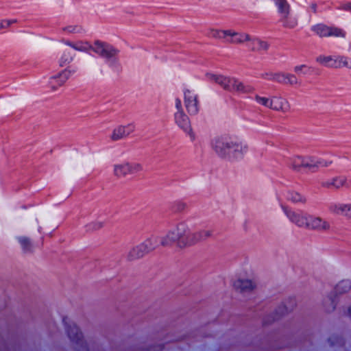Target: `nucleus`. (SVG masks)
<instances>
[{"instance_id":"4c0bfd02","label":"nucleus","mask_w":351,"mask_h":351,"mask_svg":"<svg viewBox=\"0 0 351 351\" xmlns=\"http://www.w3.org/2000/svg\"><path fill=\"white\" fill-rule=\"evenodd\" d=\"M345 217L351 219V204H347Z\"/></svg>"},{"instance_id":"2eb2a0df","label":"nucleus","mask_w":351,"mask_h":351,"mask_svg":"<svg viewBox=\"0 0 351 351\" xmlns=\"http://www.w3.org/2000/svg\"><path fill=\"white\" fill-rule=\"evenodd\" d=\"M134 130L135 125L134 123L119 125L114 129L110 138L112 141H119L130 135Z\"/></svg>"},{"instance_id":"37998d69","label":"nucleus","mask_w":351,"mask_h":351,"mask_svg":"<svg viewBox=\"0 0 351 351\" xmlns=\"http://www.w3.org/2000/svg\"><path fill=\"white\" fill-rule=\"evenodd\" d=\"M266 49H267V47H266V45H265L264 50H266Z\"/></svg>"},{"instance_id":"6ab92c4d","label":"nucleus","mask_w":351,"mask_h":351,"mask_svg":"<svg viewBox=\"0 0 351 351\" xmlns=\"http://www.w3.org/2000/svg\"><path fill=\"white\" fill-rule=\"evenodd\" d=\"M233 287L237 290L245 292L252 290L255 287V284L251 280L239 278L233 282Z\"/></svg>"},{"instance_id":"f704fd0d","label":"nucleus","mask_w":351,"mask_h":351,"mask_svg":"<svg viewBox=\"0 0 351 351\" xmlns=\"http://www.w3.org/2000/svg\"><path fill=\"white\" fill-rule=\"evenodd\" d=\"M64 30L68 33L75 34L81 32L82 27L80 25H69L66 27Z\"/></svg>"},{"instance_id":"cd10ccee","label":"nucleus","mask_w":351,"mask_h":351,"mask_svg":"<svg viewBox=\"0 0 351 351\" xmlns=\"http://www.w3.org/2000/svg\"><path fill=\"white\" fill-rule=\"evenodd\" d=\"M18 21L16 19H0V33H3L8 30Z\"/></svg>"},{"instance_id":"1a4fd4ad","label":"nucleus","mask_w":351,"mask_h":351,"mask_svg":"<svg viewBox=\"0 0 351 351\" xmlns=\"http://www.w3.org/2000/svg\"><path fill=\"white\" fill-rule=\"evenodd\" d=\"M176 108L177 109V112L175 113V121L176 124L187 134H189L192 138L194 137V135L192 132V129L191 126V123L189 117L186 114H184L182 107V101L180 99L177 98L176 99Z\"/></svg>"},{"instance_id":"393cba45","label":"nucleus","mask_w":351,"mask_h":351,"mask_svg":"<svg viewBox=\"0 0 351 351\" xmlns=\"http://www.w3.org/2000/svg\"><path fill=\"white\" fill-rule=\"evenodd\" d=\"M347 204L343 203H330L328 205V210L330 213L345 216Z\"/></svg>"},{"instance_id":"9d476101","label":"nucleus","mask_w":351,"mask_h":351,"mask_svg":"<svg viewBox=\"0 0 351 351\" xmlns=\"http://www.w3.org/2000/svg\"><path fill=\"white\" fill-rule=\"evenodd\" d=\"M321 188L328 190H339L341 188H348L349 182L344 175H339L330 178H323L319 181Z\"/></svg>"},{"instance_id":"f3484780","label":"nucleus","mask_w":351,"mask_h":351,"mask_svg":"<svg viewBox=\"0 0 351 351\" xmlns=\"http://www.w3.org/2000/svg\"><path fill=\"white\" fill-rule=\"evenodd\" d=\"M289 108V103L285 98L280 96H273L271 97L270 109L285 112Z\"/></svg>"},{"instance_id":"58836bf2","label":"nucleus","mask_w":351,"mask_h":351,"mask_svg":"<svg viewBox=\"0 0 351 351\" xmlns=\"http://www.w3.org/2000/svg\"><path fill=\"white\" fill-rule=\"evenodd\" d=\"M309 10L316 13L317 12V4L316 3H311L309 6Z\"/></svg>"},{"instance_id":"4468645a","label":"nucleus","mask_w":351,"mask_h":351,"mask_svg":"<svg viewBox=\"0 0 351 351\" xmlns=\"http://www.w3.org/2000/svg\"><path fill=\"white\" fill-rule=\"evenodd\" d=\"M141 170L142 166L138 163H124L114 166V175L119 178L136 173Z\"/></svg>"},{"instance_id":"a211bd4d","label":"nucleus","mask_w":351,"mask_h":351,"mask_svg":"<svg viewBox=\"0 0 351 351\" xmlns=\"http://www.w3.org/2000/svg\"><path fill=\"white\" fill-rule=\"evenodd\" d=\"M275 82L289 85H295L299 83L297 77L291 73H276Z\"/></svg>"},{"instance_id":"4be33fe9","label":"nucleus","mask_w":351,"mask_h":351,"mask_svg":"<svg viewBox=\"0 0 351 351\" xmlns=\"http://www.w3.org/2000/svg\"><path fill=\"white\" fill-rule=\"evenodd\" d=\"M162 237H157V236H152L147 239L145 241L143 242L147 252L149 253L156 248H157L159 245H161L160 239Z\"/></svg>"},{"instance_id":"ddd939ff","label":"nucleus","mask_w":351,"mask_h":351,"mask_svg":"<svg viewBox=\"0 0 351 351\" xmlns=\"http://www.w3.org/2000/svg\"><path fill=\"white\" fill-rule=\"evenodd\" d=\"M184 106L191 115H195L199 110L198 95L193 91L186 90L184 92Z\"/></svg>"},{"instance_id":"412c9836","label":"nucleus","mask_w":351,"mask_h":351,"mask_svg":"<svg viewBox=\"0 0 351 351\" xmlns=\"http://www.w3.org/2000/svg\"><path fill=\"white\" fill-rule=\"evenodd\" d=\"M289 167L295 171H300L304 169V156H294L289 158Z\"/></svg>"},{"instance_id":"c85d7f7f","label":"nucleus","mask_w":351,"mask_h":351,"mask_svg":"<svg viewBox=\"0 0 351 351\" xmlns=\"http://www.w3.org/2000/svg\"><path fill=\"white\" fill-rule=\"evenodd\" d=\"M280 22L286 27L293 28L297 25V20L287 14L286 16H280Z\"/></svg>"},{"instance_id":"c756f323","label":"nucleus","mask_w":351,"mask_h":351,"mask_svg":"<svg viewBox=\"0 0 351 351\" xmlns=\"http://www.w3.org/2000/svg\"><path fill=\"white\" fill-rule=\"evenodd\" d=\"M350 288L351 282L346 280L339 282L335 287V290L337 293L341 294L349 291Z\"/></svg>"},{"instance_id":"f257e3e1","label":"nucleus","mask_w":351,"mask_h":351,"mask_svg":"<svg viewBox=\"0 0 351 351\" xmlns=\"http://www.w3.org/2000/svg\"><path fill=\"white\" fill-rule=\"evenodd\" d=\"M211 234L212 232L209 230L193 231L186 223L181 222L170 229L160 239V242L164 247L176 245L178 248L184 249L195 245Z\"/></svg>"},{"instance_id":"a878e982","label":"nucleus","mask_w":351,"mask_h":351,"mask_svg":"<svg viewBox=\"0 0 351 351\" xmlns=\"http://www.w3.org/2000/svg\"><path fill=\"white\" fill-rule=\"evenodd\" d=\"M278 8L280 16H287L290 12V5L287 0H273Z\"/></svg>"},{"instance_id":"72a5a7b5","label":"nucleus","mask_w":351,"mask_h":351,"mask_svg":"<svg viewBox=\"0 0 351 351\" xmlns=\"http://www.w3.org/2000/svg\"><path fill=\"white\" fill-rule=\"evenodd\" d=\"M254 99L259 105L270 108L271 97L256 95Z\"/></svg>"},{"instance_id":"f8f14e48","label":"nucleus","mask_w":351,"mask_h":351,"mask_svg":"<svg viewBox=\"0 0 351 351\" xmlns=\"http://www.w3.org/2000/svg\"><path fill=\"white\" fill-rule=\"evenodd\" d=\"M331 228L330 223L319 216L309 215L306 229L321 232H328Z\"/></svg>"},{"instance_id":"2f4dec72","label":"nucleus","mask_w":351,"mask_h":351,"mask_svg":"<svg viewBox=\"0 0 351 351\" xmlns=\"http://www.w3.org/2000/svg\"><path fill=\"white\" fill-rule=\"evenodd\" d=\"M316 163L317 171L319 168H326L330 167L333 163V162L332 160L316 156Z\"/></svg>"},{"instance_id":"e433bc0d","label":"nucleus","mask_w":351,"mask_h":351,"mask_svg":"<svg viewBox=\"0 0 351 351\" xmlns=\"http://www.w3.org/2000/svg\"><path fill=\"white\" fill-rule=\"evenodd\" d=\"M339 10L351 12V2H346L341 5Z\"/></svg>"},{"instance_id":"b1692460","label":"nucleus","mask_w":351,"mask_h":351,"mask_svg":"<svg viewBox=\"0 0 351 351\" xmlns=\"http://www.w3.org/2000/svg\"><path fill=\"white\" fill-rule=\"evenodd\" d=\"M61 73L53 75L49 78L48 86L52 90H56L59 87L62 86L67 80H63Z\"/></svg>"},{"instance_id":"a19ab883","label":"nucleus","mask_w":351,"mask_h":351,"mask_svg":"<svg viewBox=\"0 0 351 351\" xmlns=\"http://www.w3.org/2000/svg\"><path fill=\"white\" fill-rule=\"evenodd\" d=\"M348 315L351 317V306L348 308Z\"/></svg>"},{"instance_id":"39448f33","label":"nucleus","mask_w":351,"mask_h":351,"mask_svg":"<svg viewBox=\"0 0 351 351\" xmlns=\"http://www.w3.org/2000/svg\"><path fill=\"white\" fill-rule=\"evenodd\" d=\"M206 77L208 80L217 83L223 89L229 91L248 93L252 90V88L250 86H244L235 78L228 77L210 73H206Z\"/></svg>"},{"instance_id":"0eeeda50","label":"nucleus","mask_w":351,"mask_h":351,"mask_svg":"<svg viewBox=\"0 0 351 351\" xmlns=\"http://www.w3.org/2000/svg\"><path fill=\"white\" fill-rule=\"evenodd\" d=\"M281 208L289 221L298 228H305L308 223L309 214L300 210H293L291 208L281 204Z\"/></svg>"},{"instance_id":"423d86ee","label":"nucleus","mask_w":351,"mask_h":351,"mask_svg":"<svg viewBox=\"0 0 351 351\" xmlns=\"http://www.w3.org/2000/svg\"><path fill=\"white\" fill-rule=\"evenodd\" d=\"M315 61L327 68L337 69L346 67L351 70V59L347 56L319 55L316 57Z\"/></svg>"},{"instance_id":"9b49d317","label":"nucleus","mask_w":351,"mask_h":351,"mask_svg":"<svg viewBox=\"0 0 351 351\" xmlns=\"http://www.w3.org/2000/svg\"><path fill=\"white\" fill-rule=\"evenodd\" d=\"M312 30L320 37H341L345 38L346 32L335 26H328L319 23L312 27Z\"/></svg>"},{"instance_id":"473e14b6","label":"nucleus","mask_w":351,"mask_h":351,"mask_svg":"<svg viewBox=\"0 0 351 351\" xmlns=\"http://www.w3.org/2000/svg\"><path fill=\"white\" fill-rule=\"evenodd\" d=\"M21 247L25 252H29L32 250V245L29 239L27 237H21L18 239Z\"/></svg>"},{"instance_id":"7c9ffc66","label":"nucleus","mask_w":351,"mask_h":351,"mask_svg":"<svg viewBox=\"0 0 351 351\" xmlns=\"http://www.w3.org/2000/svg\"><path fill=\"white\" fill-rule=\"evenodd\" d=\"M78 71V68L76 66H68L66 69L61 71L63 76V80H68L72 75H73L75 73H76Z\"/></svg>"},{"instance_id":"79ce46f5","label":"nucleus","mask_w":351,"mask_h":351,"mask_svg":"<svg viewBox=\"0 0 351 351\" xmlns=\"http://www.w3.org/2000/svg\"><path fill=\"white\" fill-rule=\"evenodd\" d=\"M94 44H97V45H99V44H103L102 43L99 42V40H97L95 42Z\"/></svg>"},{"instance_id":"dca6fc26","label":"nucleus","mask_w":351,"mask_h":351,"mask_svg":"<svg viewBox=\"0 0 351 351\" xmlns=\"http://www.w3.org/2000/svg\"><path fill=\"white\" fill-rule=\"evenodd\" d=\"M63 322L70 339L78 343L82 340V337L79 328L75 324L71 323L67 317L63 319Z\"/></svg>"},{"instance_id":"7ed1b4c3","label":"nucleus","mask_w":351,"mask_h":351,"mask_svg":"<svg viewBox=\"0 0 351 351\" xmlns=\"http://www.w3.org/2000/svg\"><path fill=\"white\" fill-rule=\"evenodd\" d=\"M75 50L87 52L92 56H98L103 58H114L118 52L112 45H71L60 58V66H64L73 60Z\"/></svg>"},{"instance_id":"20e7f679","label":"nucleus","mask_w":351,"mask_h":351,"mask_svg":"<svg viewBox=\"0 0 351 351\" xmlns=\"http://www.w3.org/2000/svg\"><path fill=\"white\" fill-rule=\"evenodd\" d=\"M206 35L209 38H216L223 43L239 44L245 42H258L256 38H252L245 33L237 32L232 29L220 30L212 29L208 30Z\"/></svg>"},{"instance_id":"5701e85b","label":"nucleus","mask_w":351,"mask_h":351,"mask_svg":"<svg viewBox=\"0 0 351 351\" xmlns=\"http://www.w3.org/2000/svg\"><path fill=\"white\" fill-rule=\"evenodd\" d=\"M294 72L298 75H313L317 73V69L307 64L296 65L293 68Z\"/></svg>"},{"instance_id":"c9c22d12","label":"nucleus","mask_w":351,"mask_h":351,"mask_svg":"<svg viewBox=\"0 0 351 351\" xmlns=\"http://www.w3.org/2000/svg\"><path fill=\"white\" fill-rule=\"evenodd\" d=\"M275 76H276V73H263L262 74L261 77L263 78V79H265V80H271V81H274L275 82Z\"/></svg>"},{"instance_id":"f03ea898","label":"nucleus","mask_w":351,"mask_h":351,"mask_svg":"<svg viewBox=\"0 0 351 351\" xmlns=\"http://www.w3.org/2000/svg\"><path fill=\"white\" fill-rule=\"evenodd\" d=\"M211 146L218 156L230 161L241 160L249 149L247 143L227 136L213 138Z\"/></svg>"},{"instance_id":"ea45409f","label":"nucleus","mask_w":351,"mask_h":351,"mask_svg":"<svg viewBox=\"0 0 351 351\" xmlns=\"http://www.w3.org/2000/svg\"><path fill=\"white\" fill-rule=\"evenodd\" d=\"M102 226H103V223H101V222H97V223L93 224V229L94 230L99 229Z\"/></svg>"},{"instance_id":"aec40b11","label":"nucleus","mask_w":351,"mask_h":351,"mask_svg":"<svg viewBox=\"0 0 351 351\" xmlns=\"http://www.w3.org/2000/svg\"><path fill=\"white\" fill-rule=\"evenodd\" d=\"M147 253L143 243H141L130 250L128 254V258L130 261L142 258Z\"/></svg>"},{"instance_id":"bb28decb","label":"nucleus","mask_w":351,"mask_h":351,"mask_svg":"<svg viewBox=\"0 0 351 351\" xmlns=\"http://www.w3.org/2000/svg\"><path fill=\"white\" fill-rule=\"evenodd\" d=\"M304 169L312 173L317 172L316 156L307 155L304 156Z\"/></svg>"},{"instance_id":"6e6552de","label":"nucleus","mask_w":351,"mask_h":351,"mask_svg":"<svg viewBox=\"0 0 351 351\" xmlns=\"http://www.w3.org/2000/svg\"><path fill=\"white\" fill-rule=\"evenodd\" d=\"M276 197L280 204L285 200L293 204H304L306 202V197L287 186H280L276 191Z\"/></svg>"}]
</instances>
